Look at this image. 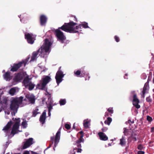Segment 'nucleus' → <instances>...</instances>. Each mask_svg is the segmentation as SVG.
<instances>
[{"label":"nucleus","mask_w":154,"mask_h":154,"mask_svg":"<svg viewBox=\"0 0 154 154\" xmlns=\"http://www.w3.org/2000/svg\"><path fill=\"white\" fill-rule=\"evenodd\" d=\"M48 115L49 116H50V115H51V111H48Z\"/></svg>","instance_id":"864d4df0"},{"label":"nucleus","mask_w":154,"mask_h":154,"mask_svg":"<svg viewBox=\"0 0 154 154\" xmlns=\"http://www.w3.org/2000/svg\"><path fill=\"white\" fill-rule=\"evenodd\" d=\"M146 100L147 102L149 103H151L152 101V100L149 97H147L146 98Z\"/></svg>","instance_id":"79ce46f5"},{"label":"nucleus","mask_w":154,"mask_h":154,"mask_svg":"<svg viewBox=\"0 0 154 154\" xmlns=\"http://www.w3.org/2000/svg\"><path fill=\"white\" fill-rule=\"evenodd\" d=\"M79 133L81 134V136L79 139H81V137H82L81 139H84L83 138V137L84 136L83 132L82 131H80Z\"/></svg>","instance_id":"37998d69"},{"label":"nucleus","mask_w":154,"mask_h":154,"mask_svg":"<svg viewBox=\"0 0 154 154\" xmlns=\"http://www.w3.org/2000/svg\"><path fill=\"white\" fill-rule=\"evenodd\" d=\"M65 127L67 130H69L71 128L70 125L68 124H66L65 125Z\"/></svg>","instance_id":"58836bf2"},{"label":"nucleus","mask_w":154,"mask_h":154,"mask_svg":"<svg viewBox=\"0 0 154 154\" xmlns=\"http://www.w3.org/2000/svg\"><path fill=\"white\" fill-rule=\"evenodd\" d=\"M38 110V109L33 111V116L34 117H35L37 114H38L37 111Z\"/></svg>","instance_id":"e433bc0d"},{"label":"nucleus","mask_w":154,"mask_h":154,"mask_svg":"<svg viewBox=\"0 0 154 154\" xmlns=\"http://www.w3.org/2000/svg\"><path fill=\"white\" fill-rule=\"evenodd\" d=\"M61 66H60L59 68V69L58 71H59V70H60V69H61Z\"/></svg>","instance_id":"bf43d9fd"},{"label":"nucleus","mask_w":154,"mask_h":154,"mask_svg":"<svg viewBox=\"0 0 154 154\" xmlns=\"http://www.w3.org/2000/svg\"><path fill=\"white\" fill-rule=\"evenodd\" d=\"M52 103V102H51V101H50V103L49 104V106L48 107V111H51V110L52 109V106L51 105Z\"/></svg>","instance_id":"2f4dec72"},{"label":"nucleus","mask_w":154,"mask_h":154,"mask_svg":"<svg viewBox=\"0 0 154 154\" xmlns=\"http://www.w3.org/2000/svg\"><path fill=\"white\" fill-rule=\"evenodd\" d=\"M28 85V89L29 91H31L33 89L35 86V85L33 84L32 82L30 83Z\"/></svg>","instance_id":"b1692460"},{"label":"nucleus","mask_w":154,"mask_h":154,"mask_svg":"<svg viewBox=\"0 0 154 154\" xmlns=\"http://www.w3.org/2000/svg\"><path fill=\"white\" fill-rule=\"evenodd\" d=\"M89 122L88 121H84L83 122V125L84 127L86 128H89Z\"/></svg>","instance_id":"cd10ccee"},{"label":"nucleus","mask_w":154,"mask_h":154,"mask_svg":"<svg viewBox=\"0 0 154 154\" xmlns=\"http://www.w3.org/2000/svg\"><path fill=\"white\" fill-rule=\"evenodd\" d=\"M46 118V111L45 110L40 116L39 121L42 124L45 123Z\"/></svg>","instance_id":"dca6fc26"},{"label":"nucleus","mask_w":154,"mask_h":154,"mask_svg":"<svg viewBox=\"0 0 154 154\" xmlns=\"http://www.w3.org/2000/svg\"><path fill=\"white\" fill-rule=\"evenodd\" d=\"M108 145L109 146H110L112 145L111 143H109L108 144Z\"/></svg>","instance_id":"6e6d98bb"},{"label":"nucleus","mask_w":154,"mask_h":154,"mask_svg":"<svg viewBox=\"0 0 154 154\" xmlns=\"http://www.w3.org/2000/svg\"><path fill=\"white\" fill-rule=\"evenodd\" d=\"M88 24V23L86 22H84L83 23L81 24V26L85 28H89Z\"/></svg>","instance_id":"7c9ffc66"},{"label":"nucleus","mask_w":154,"mask_h":154,"mask_svg":"<svg viewBox=\"0 0 154 154\" xmlns=\"http://www.w3.org/2000/svg\"><path fill=\"white\" fill-rule=\"evenodd\" d=\"M26 75V76H25L24 78L22 83L25 87L26 88L28 87V85L32 82L30 81V79L29 78V75L27 74Z\"/></svg>","instance_id":"ddd939ff"},{"label":"nucleus","mask_w":154,"mask_h":154,"mask_svg":"<svg viewBox=\"0 0 154 154\" xmlns=\"http://www.w3.org/2000/svg\"><path fill=\"white\" fill-rule=\"evenodd\" d=\"M44 101V99H43V100H42V101Z\"/></svg>","instance_id":"774afa93"},{"label":"nucleus","mask_w":154,"mask_h":154,"mask_svg":"<svg viewBox=\"0 0 154 154\" xmlns=\"http://www.w3.org/2000/svg\"><path fill=\"white\" fill-rule=\"evenodd\" d=\"M107 111L109 113H111V114H112L113 112V110L112 109V107H110L109 108L107 109Z\"/></svg>","instance_id":"4c0bfd02"},{"label":"nucleus","mask_w":154,"mask_h":154,"mask_svg":"<svg viewBox=\"0 0 154 154\" xmlns=\"http://www.w3.org/2000/svg\"><path fill=\"white\" fill-rule=\"evenodd\" d=\"M154 77H153V83H154Z\"/></svg>","instance_id":"13d9d810"},{"label":"nucleus","mask_w":154,"mask_h":154,"mask_svg":"<svg viewBox=\"0 0 154 154\" xmlns=\"http://www.w3.org/2000/svg\"><path fill=\"white\" fill-rule=\"evenodd\" d=\"M23 97L21 96L19 98H13L11 102L10 105V108L11 110L17 111L19 105L23 101Z\"/></svg>","instance_id":"7ed1b4c3"},{"label":"nucleus","mask_w":154,"mask_h":154,"mask_svg":"<svg viewBox=\"0 0 154 154\" xmlns=\"http://www.w3.org/2000/svg\"><path fill=\"white\" fill-rule=\"evenodd\" d=\"M26 97L31 103H34L35 98V96L32 94H27L26 95Z\"/></svg>","instance_id":"2eb2a0df"},{"label":"nucleus","mask_w":154,"mask_h":154,"mask_svg":"<svg viewBox=\"0 0 154 154\" xmlns=\"http://www.w3.org/2000/svg\"><path fill=\"white\" fill-rule=\"evenodd\" d=\"M26 75V74L23 72H20L18 73L14 76L13 79L15 82H20L22 80Z\"/></svg>","instance_id":"1a4fd4ad"},{"label":"nucleus","mask_w":154,"mask_h":154,"mask_svg":"<svg viewBox=\"0 0 154 154\" xmlns=\"http://www.w3.org/2000/svg\"><path fill=\"white\" fill-rule=\"evenodd\" d=\"M66 103V100L65 99H61L59 101V103L61 106L65 105Z\"/></svg>","instance_id":"bb28decb"},{"label":"nucleus","mask_w":154,"mask_h":154,"mask_svg":"<svg viewBox=\"0 0 154 154\" xmlns=\"http://www.w3.org/2000/svg\"><path fill=\"white\" fill-rule=\"evenodd\" d=\"M125 131L124 132V133L125 134Z\"/></svg>","instance_id":"69168bd1"},{"label":"nucleus","mask_w":154,"mask_h":154,"mask_svg":"<svg viewBox=\"0 0 154 154\" xmlns=\"http://www.w3.org/2000/svg\"><path fill=\"white\" fill-rule=\"evenodd\" d=\"M73 20H74V21H75L76 22L77 21H78L76 17L75 16H74V19H73Z\"/></svg>","instance_id":"8fccbe9b"},{"label":"nucleus","mask_w":154,"mask_h":154,"mask_svg":"<svg viewBox=\"0 0 154 154\" xmlns=\"http://www.w3.org/2000/svg\"><path fill=\"white\" fill-rule=\"evenodd\" d=\"M130 97L131 98L133 97V100H132L133 105L137 109H139L140 108V106L139 104L140 101L137 98V95L135 93V91H132L130 93Z\"/></svg>","instance_id":"39448f33"},{"label":"nucleus","mask_w":154,"mask_h":154,"mask_svg":"<svg viewBox=\"0 0 154 154\" xmlns=\"http://www.w3.org/2000/svg\"><path fill=\"white\" fill-rule=\"evenodd\" d=\"M128 121H129V122H131L132 123H134V121H133V122H131V120H128Z\"/></svg>","instance_id":"4d7b16f0"},{"label":"nucleus","mask_w":154,"mask_h":154,"mask_svg":"<svg viewBox=\"0 0 154 154\" xmlns=\"http://www.w3.org/2000/svg\"><path fill=\"white\" fill-rule=\"evenodd\" d=\"M36 35H34L32 33H27L25 34V38L27 40L28 43L30 44H32L34 43Z\"/></svg>","instance_id":"0eeeda50"},{"label":"nucleus","mask_w":154,"mask_h":154,"mask_svg":"<svg viewBox=\"0 0 154 154\" xmlns=\"http://www.w3.org/2000/svg\"><path fill=\"white\" fill-rule=\"evenodd\" d=\"M126 143L125 139L124 138V137H122L120 140V144L122 146H124L125 145Z\"/></svg>","instance_id":"5701e85b"},{"label":"nucleus","mask_w":154,"mask_h":154,"mask_svg":"<svg viewBox=\"0 0 154 154\" xmlns=\"http://www.w3.org/2000/svg\"><path fill=\"white\" fill-rule=\"evenodd\" d=\"M147 90V86H146L145 85L144 86L143 91L142 92V93H141V96L143 98H144L145 97V94L146 92V91Z\"/></svg>","instance_id":"4be33fe9"},{"label":"nucleus","mask_w":154,"mask_h":154,"mask_svg":"<svg viewBox=\"0 0 154 154\" xmlns=\"http://www.w3.org/2000/svg\"><path fill=\"white\" fill-rule=\"evenodd\" d=\"M77 24V23L71 21L69 23H65L62 26L55 29L54 30V33L57 37V40L60 42L61 43H63L66 39V36L64 35L63 32L60 31V29L70 33H78L79 31L75 30V28L72 27Z\"/></svg>","instance_id":"f257e3e1"},{"label":"nucleus","mask_w":154,"mask_h":154,"mask_svg":"<svg viewBox=\"0 0 154 154\" xmlns=\"http://www.w3.org/2000/svg\"><path fill=\"white\" fill-rule=\"evenodd\" d=\"M146 120L149 122H151L152 120V118L149 116H147Z\"/></svg>","instance_id":"f704fd0d"},{"label":"nucleus","mask_w":154,"mask_h":154,"mask_svg":"<svg viewBox=\"0 0 154 154\" xmlns=\"http://www.w3.org/2000/svg\"><path fill=\"white\" fill-rule=\"evenodd\" d=\"M4 79L6 81H9L12 79V77L10 75V72L8 71L3 75Z\"/></svg>","instance_id":"6ab92c4d"},{"label":"nucleus","mask_w":154,"mask_h":154,"mask_svg":"<svg viewBox=\"0 0 154 154\" xmlns=\"http://www.w3.org/2000/svg\"><path fill=\"white\" fill-rule=\"evenodd\" d=\"M46 149H45V151H44V153H45V150H46Z\"/></svg>","instance_id":"e2e57ef3"},{"label":"nucleus","mask_w":154,"mask_h":154,"mask_svg":"<svg viewBox=\"0 0 154 154\" xmlns=\"http://www.w3.org/2000/svg\"><path fill=\"white\" fill-rule=\"evenodd\" d=\"M81 71V75H80L79 77H82L85 76V75L86 74V71L83 69L82 70L81 69H80Z\"/></svg>","instance_id":"c85d7f7f"},{"label":"nucleus","mask_w":154,"mask_h":154,"mask_svg":"<svg viewBox=\"0 0 154 154\" xmlns=\"http://www.w3.org/2000/svg\"><path fill=\"white\" fill-rule=\"evenodd\" d=\"M16 92V90L14 88H11L9 91V93L12 96L14 95Z\"/></svg>","instance_id":"393cba45"},{"label":"nucleus","mask_w":154,"mask_h":154,"mask_svg":"<svg viewBox=\"0 0 154 154\" xmlns=\"http://www.w3.org/2000/svg\"><path fill=\"white\" fill-rule=\"evenodd\" d=\"M54 136H52V137H51V141L52 142V144L50 145L49 146V147H48L47 148H48L50 147L51 146V145L53 143V142L54 141Z\"/></svg>","instance_id":"c03bdc74"},{"label":"nucleus","mask_w":154,"mask_h":154,"mask_svg":"<svg viewBox=\"0 0 154 154\" xmlns=\"http://www.w3.org/2000/svg\"><path fill=\"white\" fill-rule=\"evenodd\" d=\"M45 95L47 96L48 100L51 98V94H50L48 92L46 91V93H45Z\"/></svg>","instance_id":"c9c22d12"},{"label":"nucleus","mask_w":154,"mask_h":154,"mask_svg":"<svg viewBox=\"0 0 154 154\" xmlns=\"http://www.w3.org/2000/svg\"><path fill=\"white\" fill-rule=\"evenodd\" d=\"M15 120H17V121L13 125L10 133V135H12V136H13L15 134L18 133L20 131L18 130L20 122V119L18 118L17 119L16 118Z\"/></svg>","instance_id":"423d86ee"},{"label":"nucleus","mask_w":154,"mask_h":154,"mask_svg":"<svg viewBox=\"0 0 154 154\" xmlns=\"http://www.w3.org/2000/svg\"><path fill=\"white\" fill-rule=\"evenodd\" d=\"M51 79V78L48 76H46L43 79L42 82L41 84L42 89L44 88L45 87L47 84L50 81Z\"/></svg>","instance_id":"f8f14e48"},{"label":"nucleus","mask_w":154,"mask_h":154,"mask_svg":"<svg viewBox=\"0 0 154 154\" xmlns=\"http://www.w3.org/2000/svg\"><path fill=\"white\" fill-rule=\"evenodd\" d=\"M12 124V123L11 121L8 122L7 125L4 127L2 130L3 131L5 132L8 133L9 131V130Z\"/></svg>","instance_id":"f3484780"},{"label":"nucleus","mask_w":154,"mask_h":154,"mask_svg":"<svg viewBox=\"0 0 154 154\" xmlns=\"http://www.w3.org/2000/svg\"><path fill=\"white\" fill-rule=\"evenodd\" d=\"M48 18L47 17L43 14L41 15L40 17V24L41 26H45L47 22Z\"/></svg>","instance_id":"9b49d317"},{"label":"nucleus","mask_w":154,"mask_h":154,"mask_svg":"<svg viewBox=\"0 0 154 154\" xmlns=\"http://www.w3.org/2000/svg\"><path fill=\"white\" fill-rule=\"evenodd\" d=\"M127 76V74H125V76H124V77L125 79H127V78L126 77V76Z\"/></svg>","instance_id":"5fc2aeb1"},{"label":"nucleus","mask_w":154,"mask_h":154,"mask_svg":"<svg viewBox=\"0 0 154 154\" xmlns=\"http://www.w3.org/2000/svg\"><path fill=\"white\" fill-rule=\"evenodd\" d=\"M100 139V140L106 141L108 139V137L105 134L102 132H100L98 133Z\"/></svg>","instance_id":"a211bd4d"},{"label":"nucleus","mask_w":154,"mask_h":154,"mask_svg":"<svg viewBox=\"0 0 154 154\" xmlns=\"http://www.w3.org/2000/svg\"><path fill=\"white\" fill-rule=\"evenodd\" d=\"M82 138V137L81 138ZM84 139H79L76 141L75 145H76L78 148H81L82 146L81 143H84Z\"/></svg>","instance_id":"aec40b11"},{"label":"nucleus","mask_w":154,"mask_h":154,"mask_svg":"<svg viewBox=\"0 0 154 154\" xmlns=\"http://www.w3.org/2000/svg\"><path fill=\"white\" fill-rule=\"evenodd\" d=\"M27 123L26 121L22 122V125L23 126L24 128H26L27 127Z\"/></svg>","instance_id":"473e14b6"},{"label":"nucleus","mask_w":154,"mask_h":154,"mask_svg":"<svg viewBox=\"0 0 154 154\" xmlns=\"http://www.w3.org/2000/svg\"><path fill=\"white\" fill-rule=\"evenodd\" d=\"M144 148L143 145L141 144L138 145L137 146V149L140 150H142Z\"/></svg>","instance_id":"72a5a7b5"},{"label":"nucleus","mask_w":154,"mask_h":154,"mask_svg":"<svg viewBox=\"0 0 154 154\" xmlns=\"http://www.w3.org/2000/svg\"><path fill=\"white\" fill-rule=\"evenodd\" d=\"M151 132H154V127L151 128Z\"/></svg>","instance_id":"09e8293b"},{"label":"nucleus","mask_w":154,"mask_h":154,"mask_svg":"<svg viewBox=\"0 0 154 154\" xmlns=\"http://www.w3.org/2000/svg\"><path fill=\"white\" fill-rule=\"evenodd\" d=\"M23 154H29V151H26L24 152Z\"/></svg>","instance_id":"3c124183"},{"label":"nucleus","mask_w":154,"mask_h":154,"mask_svg":"<svg viewBox=\"0 0 154 154\" xmlns=\"http://www.w3.org/2000/svg\"><path fill=\"white\" fill-rule=\"evenodd\" d=\"M137 136V134L133 131L131 132V137L130 138H131L132 140L134 141H136L137 140L136 136Z\"/></svg>","instance_id":"412c9836"},{"label":"nucleus","mask_w":154,"mask_h":154,"mask_svg":"<svg viewBox=\"0 0 154 154\" xmlns=\"http://www.w3.org/2000/svg\"><path fill=\"white\" fill-rule=\"evenodd\" d=\"M81 26H81V24H79V25L78 26H76V27H75V28L76 29H79L81 28Z\"/></svg>","instance_id":"a18cd8bd"},{"label":"nucleus","mask_w":154,"mask_h":154,"mask_svg":"<svg viewBox=\"0 0 154 154\" xmlns=\"http://www.w3.org/2000/svg\"><path fill=\"white\" fill-rule=\"evenodd\" d=\"M74 73L75 76L77 77H79L80 75H81V71L80 70H78L76 71H75Z\"/></svg>","instance_id":"c756f323"},{"label":"nucleus","mask_w":154,"mask_h":154,"mask_svg":"<svg viewBox=\"0 0 154 154\" xmlns=\"http://www.w3.org/2000/svg\"><path fill=\"white\" fill-rule=\"evenodd\" d=\"M114 38L116 42H119L120 39L119 37H118L117 36L115 35L114 36Z\"/></svg>","instance_id":"a19ab883"},{"label":"nucleus","mask_w":154,"mask_h":154,"mask_svg":"<svg viewBox=\"0 0 154 154\" xmlns=\"http://www.w3.org/2000/svg\"><path fill=\"white\" fill-rule=\"evenodd\" d=\"M27 61L28 60L26 59L22 60L18 63L14 64L13 65L11 66L10 71L12 72H17L23 65L25 67Z\"/></svg>","instance_id":"20e7f679"},{"label":"nucleus","mask_w":154,"mask_h":154,"mask_svg":"<svg viewBox=\"0 0 154 154\" xmlns=\"http://www.w3.org/2000/svg\"><path fill=\"white\" fill-rule=\"evenodd\" d=\"M112 121V119L111 118L109 117L107 118V120H105L104 122V123L105 124L109 125Z\"/></svg>","instance_id":"a878e982"},{"label":"nucleus","mask_w":154,"mask_h":154,"mask_svg":"<svg viewBox=\"0 0 154 154\" xmlns=\"http://www.w3.org/2000/svg\"><path fill=\"white\" fill-rule=\"evenodd\" d=\"M53 149L55 150V148H53Z\"/></svg>","instance_id":"338daca9"},{"label":"nucleus","mask_w":154,"mask_h":154,"mask_svg":"<svg viewBox=\"0 0 154 154\" xmlns=\"http://www.w3.org/2000/svg\"><path fill=\"white\" fill-rule=\"evenodd\" d=\"M31 153L32 154H38L37 153L34 152L33 151H32Z\"/></svg>","instance_id":"603ef678"},{"label":"nucleus","mask_w":154,"mask_h":154,"mask_svg":"<svg viewBox=\"0 0 154 154\" xmlns=\"http://www.w3.org/2000/svg\"><path fill=\"white\" fill-rule=\"evenodd\" d=\"M90 77L88 75H86L85 77V80H88Z\"/></svg>","instance_id":"de8ad7c7"},{"label":"nucleus","mask_w":154,"mask_h":154,"mask_svg":"<svg viewBox=\"0 0 154 154\" xmlns=\"http://www.w3.org/2000/svg\"><path fill=\"white\" fill-rule=\"evenodd\" d=\"M150 80V79H149V78H148V80H147V82H149Z\"/></svg>","instance_id":"680f3d73"},{"label":"nucleus","mask_w":154,"mask_h":154,"mask_svg":"<svg viewBox=\"0 0 154 154\" xmlns=\"http://www.w3.org/2000/svg\"><path fill=\"white\" fill-rule=\"evenodd\" d=\"M74 149L77 150V152L78 153H81L82 151V149L81 148H75Z\"/></svg>","instance_id":"ea45409f"},{"label":"nucleus","mask_w":154,"mask_h":154,"mask_svg":"<svg viewBox=\"0 0 154 154\" xmlns=\"http://www.w3.org/2000/svg\"><path fill=\"white\" fill-rule=\"evenodd\" d=\"M64 75L61 70L58 71L55 76V79L56 82L58 85L63 80V78L64 77Z\"/></svg>","instance_id":"6e6552de"},{"label":"nucleus","mask_w":154,"mask_h":154,"mask_svg":"<svg viewBox=\"0 0 154 154\" xmlns=\"http://www.w3.org/2000/svg\"><path fill=\"white\" fill-rule=\"evenodd\" d=\"M145 152L143 151H140L137 152V154H144Z\"/></svg>","instance_id":"49530a36"},{"label":"nucleus","mask_w":154,"mask_h":154,"mask_svg":"<svg viewBox=\"0 0 154 154\" xmlns=\"http://www.w3.org/2000/svg\"><path fill=\"white\" fill-rule=\"evenodd\" d=\"M60 130H59L56 134L55 138L54 140V146L56 147L58 143H59L60 138Z\"/></svg>","instance_id":"4468645a"},{"label":"nucleus","mask_w":154,"mask_h":154,"mask_svg":"<svg viewBox=\"0 0 154 154\" xmlns=\"http://www.w3.org/2000/svg\"><path fill=\"white\" fill-rule=\"evenodd\" d=\"M33 139L32 138H30L27 139L26 141L24 143L23 146V149H26L29 147L33 143Z\"/></svg>","instance_id":"9d476101"},{"label":"nucleus","mask_w":154,"mask_h":154,"mask_svg":"<svg viewBox=\"0 0 154 154\" xmlns=\"http://www.w3.org/2000/svg\"><path fill=\"white\" fill-rule=\"evenodd\" d=\"M37 85L38 87L40 86V84H38Z\"/></svg>","instance_id":"052dcab7"},{"label":"nucleus","mask_w":154,"mask_h":154,"mask_svg":"<svg viewBox=\"0 0 154 154\" xmlns=\"http://www.w3.org/2000/svg\"><path fill=\"white\" fill-rule=\"evenodd\" d=\"M51 45V43L49 42V40L46 38L42 46L36 51L33 52L31 60L32 61L35 60L39 53V56L42 57H44L45 55H48L51 51L50 48Z\"/></svg>","instance_id":"f03ea898"},{"label":"nucleus","mask_w":154,"mask_h":154,"mask_svg":"<svg viewBox=\"0 0 154 154\" xmlns=\"http://www.w3.org/2000/svg\"><path fill=\"white\" fill-rule=\"evenodd\" d=\"M154 92V88L152 90Z\"/></svg>","instance_id":"0e129e2a"}]
</instances>
